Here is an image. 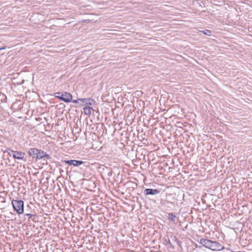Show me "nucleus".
<instances>
[{"mask_svg":"<svg viewBox=\"0 0 252 252\" xmlns=\"http://www.w3.org/2000/svg\"><path fill=\"white\" fill-rule=\"evenodd\" d=\"M199 243L203 246L213 251H220L223 248L218 242L213 241L209 239L202 238Z\"/></svg>","mask_w":252,"mask_h":252,"instance_id":"1","label":"nucleus"},{"mask_svg":"<svg viewBox=\"0 0 252 252\" xmlns=\"http://www.w3.org/2000/svg\"><path fill=\"white\" fill-rule=\"evenodd\" d=\"M29 154L33 158L36 159H41L43 158L49 159L51 158L50 155L44 151L35 148L30 149Z\"/></svg>","mask_w":252,"mask_h":252,"instance_id":"2","label":"nucleus"},{"mask_svg":"<svg viewBox=\"0 0 252 252\" xmlns=\"http://www.w3.org/2000/svg\"><path fill=\"white\" fill-rule=\"evenodd\" d=\"M14 210L15 211L18 215H21L24 213V202L21 200L13 199L11 202Z\"/></svg>","mask_w":252,"mask_h":252,"instance_id":"3","label":"nucleus"},{"mask_svg":"<svg viewBox=\"0 0 252 252\" xmlns=\"http://www.w3.org/2000/svg\"><path fill=\"white\" fill-rule=\"evenodd\" d=\"M56 97L65 102H70L72 99V95L71 94L67 92L63 93L61 96L56 95Z\"/></svg>","mask_w":252,"mask_h":252,"instance_id":"4","label":"nucleus"},{"mask_svg":"<svg viewBox=\"0 0 252 252\" xmlns=\"http://www.w3.org/2000/svg\"><path fill=\"white\" fill-rule=\"evenodd\" d=\"M63 163L65 164L73 165L74 166H79L82 164H83L84 162L82 160H64L63 161Z\"/></svg>","mask_w":252,"mask_h":252,"instance_id":"5","label":"nucleus"},{"mask_svg":"<svg viewBox=\"0 0 252 252\" xmlns=\"http://www.w3.org/2000/svg\"><path fill=\"white\" fill-rule=\"evenodd\" d=\"M12 157L15 159H23L26 154L25 153L20 151H11Z\"/></svg>","mask_w":252,"mask_h":252,"instance_id":"6","label":"nucleus"},{"mask_svg":"<svg viewBox=\"0 0 252 252\" xmlns=\"http://www.w3.org/2000/svg\"><path fill=\"white\" fill-rule=\"evenodd\" d=\"M167 219L173 223H178L179 221L178 218L173 213H170L167 214Z\"/></svg>","mask_w":252,"mask_h":252,"instance_id":"7","label":"nucleus"},{"mask_svg":"<svg viewBox=\"0 0 252 252\" xmlns=\"http://www.w3.org/2000/svg\"><path fill=\"white\" fill-rule=\"evenodd\" d=\"M144 192L145 195H155L158 194L160 191L157 189H146Z\"/></svg>","mask_w":252,"mask_h":252,"instance_id":"8","label":"nucleus"},{"mask_svg":"<svg viewBox=\"0 0 252 252\" xmlns=\"http://www.w3.org/2000/svg\"><path fill=\"white\" fill-rule=\"evenodd\" d=\"M161 204L165 208H168V210H169L170 209H171L174 206L173 202L168 200H162L161 201Z\"/></svg>","mask_w":252,"mask_h":252,"instance_id":"9","label":"nucleus"},{"mask_svg":"<svg viewBox=\"0 0 252 252\" xmlns=\"http://www.w3.org/2000/svg\"><path fill=\"white\" fill-rule=\"evenodd\" d=\"M83 110L84 114L88 116L90 115L92 113V111H94L93 108L89 106L85 107Z\"/></svg>","mask_w":252,"mask_h":252,"instance_id":"10","label":"nucleus"},{"mask_svg":"<svg viewBox=\"0 0 252 252\" xmlns=\"http://www.w3.org/2000/svg\"><path fill=\"white\" fill-rule=\"evenodd\" d=\"M79 100H80L79 101L81 102V103H80L79 104V106H81L84 104H85L89 101L88 98H79Z\"/></svg>","mask_w":252,"mask_h":252,"instance_id":"11","label":"nucleus"},{"mask_svg":"<svg viewBox=\"0 0 252 252\" xmlns=\"http://www.w3.org/2000/svg\"><path fill=\"white\" fill-rule=\"evenodd\" d=\"M202 32H203L205 35L211 36L212 35V32L210 30H205L204 31H201Z\"/></svg>","mask_w":252,"mask_h":252,"instance_id":"12","label":"nucleus"},{"mask_svg":"<svg viewBox=\"0 0 252 252\" xmlns=\"http://www.w3.org/2000/svg\"><path fill=\"white\" fill-rule=\"evenodd\" d=\"M88 99H89V101L87 102V103L85 104V105H92L95 102V101L92 99L88 98Z\"/></svg>","mask_w":252,"mask_h":252,"instance_id":"13","label":"nucleus"},{"mask_svg":"<svg viewBox=\"0 0 252 252\" xmlns=\"http://www.w3.org/2000/svg\"><path fill=\"white\" fill-rule=\"evenodd\" d=\"M11 151H13L10 149H7L4 151H3V152L7 153L10 156L12 157V153H11Z\"/></svg>","mask_w":252,"mask_h":252,"instance_id":"14","label":"nucleus"},{"mask_svg":"<svg viewBox=\"0 0 252 252\" xmlns=\"http://www.w3.org/2000/svg\"><path fill=\"white\" fill-rule=\"evenodd\" d=\"M25 216H28L29 217V219H32L33 221H34V222L35 221V220H34V218L32 219V217L33 216H34V215L29 213V214H26L25 215Z\"/></svg>","mask_w":252,"mask_h":252,"instance_id":"15","label":"nucleus"},{"mask_svg":"<svg viewBox=\"0 0 252 252\" xmlns=\"http://www.w3.org/2000/svg\"><path fill=\"white\" fill-rule=\"evenodd\" d=\"M72 101L73 103H77L78 104V106H79V104H80V102H79V101L80 100H79V98H78L76 100H71Z\"/></svg>","mask_w":252,"mask_h":252,"instance_id":"16","label":"nucleus"},{"mask_svg":"<svg viewBox=\"0 0 252 252\" xmlns=\"http://www.w3.org/2000/svg\"><path fill=\"white\" fill-rule=\"evenodd\" d=\"M63 93H61V92H57V93H56L55 94V96H56V95H59V96H61V94H62Z\"/></svg>","mask_w":252,"mask_h":252,"instance_id":"17","label":"nucleus"},{"mask_svg":"<svg viewBox=\"0 0 252 252\" xmlns=\"http://www.w3.org/2000/svg\"><path fill=\"white\" fill-rule=\"evenodd\" d=\"M4 49V47H2V48H0V50H2V49Z\"/></svg>","mask_w":252,"mask_h":252,"instance_id":"18","label":"nucleus"}]
</instances>
